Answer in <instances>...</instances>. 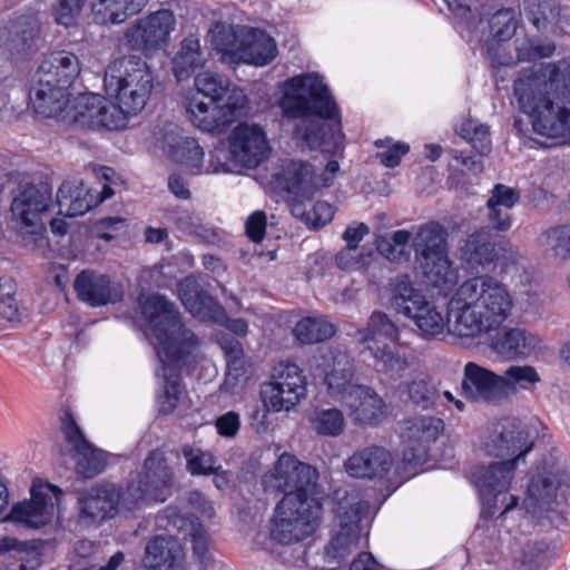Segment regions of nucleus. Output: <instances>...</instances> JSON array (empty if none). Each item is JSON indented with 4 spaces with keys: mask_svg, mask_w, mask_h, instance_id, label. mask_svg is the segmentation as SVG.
I'll return each instance as SVG.
<instances>
[{
    "mask_svg": "<svg viewBox=\"0 0 570 570\" xmlns=\"http://www.w3.org/2000/svg\"><path fill=\"white\" fill-rule=\"evenodd\" d=\"M277 106L287 119H297L294 137L307 148L321 149L331 156L321 174L302 160H287L273 183L301 199H309L321 187L333 185L340 171L338 156L344 151L345 135L342 112L333 94L317 73H301L279 86Z\"/></svg>",
    "mask_w": 570,
    "mask_h": 570,
    "instance_id": "f257e3e1",
    "label": "nucleus"
},
{
    "mask_svg": "<svg viewBox=\"0 0 570 570\" xmlns=\"http://www.w3.org/2000/svg\"><path fill=\"white\" fill-rule=\"evenodd\" d=\"M513 307L512 295L498 278H468L448 302L450 330L460 337H489L490 348L507 361L527 360L541 350V340L520 327L500 331Z\"/></svg>",
    "mask_w": 570,
    "mask_h": 570,
    "instance_id": "f03ea898",
    "label": "nucleus"
},
{
    "mask_svg": "<svg viewBox=\"0 0 570 570\" xmlns=\"http://www.w3.org/2000/svg\"><path fill=\"white\" fill-rule=\"evenodd\" d=\"M138 305L144 335L159 362L156 368L157 377L163 380V391L157 394L159 412L170 414L179 402L181 364L194 354L198 338L184 326L175 304L165 296L141 293Z\"/></svg>",
    "mask_w": 570,
    "mask_h": 570,
    "instance_id": "7ed1b4c3",
    "label": "nucleus"
},
{
    "mask_svg": "<svg viewBox=\"0 0 570 570\" xmlns=\"http://www.w3.org/2000/svg\"><path fill=\"white\" fill-rule=\"evenodd\" d=\"M520 111L533 130L548 138L570 136V66L564 60L540 63L520 71L513 81Z\"/></svg>",
    "mask_w": 570,
    "mask_h": 570,
    "instance_id": "20e7f679",
    "label": "nucleus"
},
{
    "mask_svg": "<svg viewBox=\"0 0 570 570\" xmlns=\"http://www.w3.org/2000/svg\"><path fill=\"white\" fill-rule=\"evenodd\" d=\"M174 473L160 450L144 461L137 480L117 490L114 484H98L78 499L79 523L88 527L111 519L118 510L134 512L151 503H163L171 495Z\"/></svg>",
    "mask_w": 570,
    "mask_h": 570,
    "instance_id": "39448f33",
    "label": "nucleus"
},
{
    "mask_svg": "<svg viewBox=\"0 0 570 570\" xmlns=\"http://www.w3.org/2000/svg\"><path fill=\"white\" fill-rule=\"evenodd\" d=\"M533 444L528 425L515 419H502L483 432V451L490 456L507 459L489 465H475L470 472V482L478 490L489 513H494L492 509L497 507L501 495L504 513L517 507L518 497H507L505 493L511 485L517 464L532 450Z\"/></svg>",
    "mask_w": 570,
    "mask_h": 570,
    "instance_id": "423d86ee",
    "label": "nucleus"
},
{
    "mask_svg": "<svg viewBox=\"0 0 570 570\" xmlns=\"http://www.w3.org/2000/svg\"><path fill=\"white\" fill-rule=\"evenodd\" d=\"M314 376L322 377L328 395L348 410L355 424L375 426L389 415V406L374 389L354 384V364L346 352L331 350L322 355Z\"/></svg>",
    "mask_w": 570,
    "mask_h": 570,
    "instance_id": "0eeeda50",
    "label": "nucleus"
},
{
    "mask_svg": "<svg viewBox=\"0 0 570 570\" xmlns=\"http://www.w3.org/2000/svg\"><path fill=\"white\" fill-rule=\"evenodd\" d=\"M197 94L210 99L206 102L197 95L187 98L186 111L191 124L205 132H222L248 111L244 89L233 85L224 75L203 71L194 79Z\"/></svg>",
    "mask_w": 570,
    "mask_h": 570,
    "instance_id": "6e6552de",
    "label": "nucleus"
},
{
    "mask_svg": "<svg viewBox=\"0 0 570 570\" xmlns=\"http://www.w3.org/2000/svg\"><path fill=\"white\" fill-rule=\"evenodd\" d=\"M79 58L67 50L53 51L41 62L29 98L37 115L59 120L71 105L69 89L80 75Z\"/></svg>",
    "mask_w": 570,
    "mask_h": 570,
    "instance_id": "1a4fd4ad",
    "label": "nucleus"
},
{
    "mask_svg": "<svg viewBox=\"0 0 570 570\" xmlns=\"http://www.w3.org/2000/svg\"><path fill=\"white\" fill-rule=\"evenodd\" d=\"M373 358L376 371L390 380L400 379L411 364L409 344L399 325L384 312L374 311L363 328L353 335Z\"/></svg>",
    "mask_w": 570,
    "mask_h": 570,
    "instance_id": "9d476101",
    "label": "nucleus"
},
{
    "mask_svg": "<svg viewBox=\"0 0 570 570\" xmlns=\"http://www.w3.org/2000/svg\"><path fill=\"white\" fill-rule=\"evenodd\" d=\"M106 92L129 111L139 114L150 98L154 73L150 66L136 55L114 59L105 70Z\"/></svg>",
    "mask_w": 570,
    "mask_h": 570,
    "instance_id": "9b49d317",
    "label": "nucleus"
},
{
    "mask_svg": "<svg viewBox=\"0 0 570 570\" xmlns=\"http://www.w3.org/2000/svg\"><path fill=\"white\" fill-rule=\"evenodd\" d=\"M424 283L446 294L458 283V271L448 256V230L439 223L422 225L412 242Z\"/></svg>",
    "mask_w": 570,
    "mask_h": 570,
    "instance_id": "f8f14e48",
    "label": "nucleus"
},
{
    "mask_svg": "<svg viewBox=\"0 0 570 570\" xmlns=\"http://www.w3.org/2000/svg\"><path fill=\"white\" fill-rule=\"evenodd\" d=\"M322 510V504L314 499H301L299 493H287L274 509L271 539L284 546L305 540L320 528Z\"/></svg>",
    "mask_w": 570,
    "mask_h": 570,
    "instance_id": "ddd939ff",
    "label": "nucleus"
},
{
    "mask_svg": "<svg viewBox=\"0 0 570 570\" xmlns=\"http://www.w3.org/2000/svg\"><path fill=\"white\" fill-rule=\"evenodd\" d=\"M390 305L397 313L411 320L420 335L424 338H435L450 330L449 314L446 321L433 302H430L422 291L414 287L407 275L395 281L390 295Z\"/></svg>",
    "mask_w": 570,
    "mask_h": 570,
    "instance_id": "4468645a",
    "label": "nucleus"
},
{
    "mask_svg": "<svg viewBox=\"0 0 570 570\" xmlns=\"http://www.w3.org/2000/svg\"><path fill=\"white\" fill-rule=\"evenodd\" d=\"M129 111L120 104H111L100 95L79 94L67 105V111L58 121L83 130H121L128 124Z\"/></svg>",
    "mask_w": 570,
    "mask_h": 570,
    "instance_id": "2eb2a0df",
    "label": "nucleus"
},
{
    "mask_svg": "<svg viewBox=\"0 0 570 570\" xmlns=\"http://www.w3.org/2000/svg\"><path fill=\"white\" fill-rule=\"evenodd\" d=\"M307 395V380L303 370L291 361L277 362L268 381L261 387V400L271 412L293 410Z\"/></svg>",
    "mask_w": 570,
    "mask_h": 570,
    "instance_id": "dca6fc26",
    "label": "nucleus"
},
{
    "mask_svg": "<svg viewBox=\"0 0 570 570\" xmlns=\"http://www.w3.org/2000/svg\"><path fill=\"white\" fill-rule=\"evenodd\" d=\"M96 176L104 181L99 188L88 187L79 179L61 184L57 193L59 214L68 217L81 216L115 194L112 185L116 173L112 168L98 167Z\"/></svg>",
    "mask_w": 570,
    "mask_h": 570,
    "instance_id": "f3484780",
    "label": "nucleus"
},
{
    "mask_svg": "<svg viewBox=\"0 0 570 570\" xmlns=\"http://www.w3.org/2000/svg\"><path fill=\"white\" fill-rule=\"evenodd\" d=\"M175 28V14L170 10H157L131 23L124 33V42L129 49L151 57L168 47Z\"/></svg>",
    "mask_w": 570,
    "mask_h": 570,
    "instance_id": "a211bd4d",
    "label": "nucleus"
},
{
    "mask_svg": "<svg viewBox=\"0 0 570 570\" xmlns=\"http://www.w3.org/2000/svg\"><path fill=\"white\" fill-rule=\"evenodd\" d=\"M61 491L42 480H35L30 499L12 505L3 521L13 522L29 529H40L49 524L57 512Z\"/></svg>",
    "mask_w": 570,
    "mask_h": 570,
    "instance_id": "6ab92c4d",
    "label": "nucleus"
},
{
    "mask_svg": "<svg viewBox=\"0 0 570 570\" xmlns=\"http://www.w3.org/2000/svg\"><path fill=\"white\" fill-rule=\"evenodd\" d=\"M178 293L181 303L193 316L219 324L239 337L247 335L248 323L243 318H229L225 308L200 287L194 276L179 282Z\"/></svg>",
    "mask_w": 570,
    "mask_h": 570,
    "instance_id": "aec40b11",
    "label": "nucleus"
},
{
    "mask_svg": "<svg viewBox=\"0 0 570 570\" xmlns=\"http://www.w3.org/2000/svg\"><path fill=\"white\" fill-rule=\"evenodd\" d=\"M318 479V472L309 464L303 463L291 453L284 452L277 459L272 471L263 478L265 491L279 493H299L301 499H307L308 490Z\"/></svg>",
    "mask_w": 570,
    "mask_h": 570,
    "instance_id": "412c9836",
    "label": "nucleus"
},
{
    "mask_svg": "<svg viewBox=\"0 0 570 570\" xmlns=\"http://www.w3.org/2000/svg\"><path fill=\"white\" fill-rule=\"evenodd\" d=\"M370 511L371 504L367 501H358L350 505L348 509L340 508L337 510L338 531L324 548L322 569H337L352 550L356 548L360 540L358 522Z\"/></svg>",
    "mask_w": 570,
    "mask_h": 570,
    "instance_id": "4be33fe9",
    "label": "nucleus"
},
{
    "mask_svg": "<svg viewBox=\"0 0 570 570\" xmlns=\"http://www.w3.org/2000/svg\"><path fill=\"white\" fill-rule=\"evenodd\" d=\"M444 431L443 420L435 416H419L404 422L401 439L402 461L412 468L423 465L429 458L430 444Z\"/></svg>",
    "mask_w": 570,
    "mask_h": 570,
    "instance_id": "5701e85b",
    "label": "nucleus"
},
{
    "mask_svg": "<svg viewBox=\"0 0 570 570\" xmlns=\"http://www.w3.org/2000/svg\"><path fill=\"white\" fill-rule=\"evenodd\" d=\"M155 146L171 161L186 168L191 175L204 174L205 153L198 141L183 134L175 124H166L156 132Z\"/></svg>",
    "mask_w": 570,
    "mask_h": 570,
    "instance_id": "b1692460",
    "label": "nucleus"
},
{
    "mask_svg": "<svg viewBox=\"0 0 570 570\" xmlns=\"http://www.w3.org/2000/svg\"><path fill=\"white\" fill-rule=\"evenodd\" d=\"M41 46V23L35 14L11 18L0 28V47L13 59L28 58Z\"/></svg>",
    "mask_w": 570,
    "mask_h": 570,
    "instance_id": "393cba45",
    "label": "nucleus"
},
{
    "mask_svg": "<svg viewBox=\"0 0 570 570\" xmlns=\"http://www.w3.org/2000/svg\"><path fill=\"white\" fill-rule=\"evenodd\" d=\"M228 145L234 161L249 169L258 167L271 151L265 130L256 124H238L228 137Z\"/></svg>",
    "mask_w": 570,
    "mask_h": 570,
    "instance_id": "a878e982",
    "label": "nucleus"
},
{
    "mask_svg": "<svg viewBox=\"0 0 570 570\" xmlns=\"http://www.w3.org/2000/svg\"><path fill=\"white\" fill-rule=\"evenodd\" d=\"M61 430L66 441L73 450L77 473L86 479L101 473L107 463V453L96 449L85 438L70 412L63 414Z\"/></svg>",
    "mask_w": 570,
    "mask_h": 570,
    "instance_id": "bb28decb",
    "label": "nucleus"
},
{
    "mask_svg": "<svg viewBox=\"0 0 570 570\" xmlns=\"http://www.w3.org/2000/svg\"><path fill=\"white\" fill-rule=\"evenodd\" d=\"M559 481L552 473L533 476L528 485L522 507L537 521L548 520L553 523L560 518L557 491Z\"/></svg>",
    "mask_w": 570,
    "mask_h": 570,
    "instance_id": "cd10ccee",
    "label": "nucleus"
},
{
    "mask_svg": "<svg viewBox=\"0 0 570 570\" xmlns=\"http://www.w3.org/2000/svg\"><path fill=\"white\" fill-rule=\"evenodd\" d=\"M75 291L80 301L91 307L116 304L122 299L124 287L109 275L85 269L79 273L73 283Z\"/></svg>",
    "mask_w": 570,
    "mask_h": 570,
    "instance_id": "c85d7f7f",
    "label": "nucleus"
},
{
    "mask_svg": "<svg viewBox=\"0 0 570 570\" xmlns=\"http://www.w3.org/2000/svg\"><path fill=\"white\" fill-rule=\"evenodd\" d=\"M52 190L48 184L28 185L20 190L11 204V213L24 227L36 233L43 227L42 216L49 209Z\"/></svg>",
    "mask_w": 570,
    "mask_h": 570,
    "instance_id": "c756f323",
    "label": "nucleus"
},
{
    "mask_svg": "<svg viewBox=\"0 0 570 570\" xmlns=\"http://www.w3.org/2000/svg\"><path fill=\"white\" fill-rule=\"evenodd\" d=\"M394 464L392 453L384 446L371 445L354 452L345 461L348 475L356 479L383 480Z\"/></svg>",
    "mask_w": 570,
    "mask_h": 570,
    "instance_id": "7c9ffc66",
    "label": "nucleus"
},
{
    "mask_svg": "<svg viewBox=\"0 0 570 570\" xmlns=\"http://www.w3.org/2000/svg\"><path fill=\"white\" fill-rule=\"evenodd\" d=\"M462 392L466 399L476 402H493L504 399L501 375L473 362H469L464 366Z\"/></svg>",
    "mask_w": 570,
    "mask_h": 570,
    "instance_id": "2f4dec72",
    "label": "nucleus"
},
{
    "mask_svg": "<svg viewBox=\"0 0 570 570\" xmlns=\"http://www.w3.org/2000/svg\"><path fill=\"white\" fill-rule=\"evenodd\" d=\"M146 570H185V551L173 535H155L145 547Z\"/></svg>",
    "mask_w": 570,
    "mask_h": 570,
    "instance_id": "473e14b6",
    "label": "nucleus"
},
{
    "mask_svg": "<svg viewBox=\"0 0 570 570\" xmlns=\"http://www.w3.org/2000/svg\"><path fill=\"white\" fill-rule=\"evenodd\" d=\"M247 32V26L218 21L213 23L207 37L212 48L222 56L223 61L238 63L243 39Z\"/></svg>",
    "mask_w": 570,
    "mask_h": 570,
    "instance_id": "72a5a7b5",
    "label": "nucleus"
},
{
    "mask_svg": "<svg viewBox=\"0 0 570 570\" xmlns=\"http://www.w3.org/2000/svg\"><path fill=\"white\" fill-rule=\"evenodd\" d=\"M243 39L240 62L263 67L271 63L277 56V45L264 30L247 26Z\"/></svg>",
    "mask_w": 570,
    "mask_h": 570,
    "instance_id": "f704fd0d",
    "label": "nucleus"
},
{
    "mask_svg": "<svg viewBox=\"0 0 570 570\" xmlns=\"http://www.w3.org/2000/svg\"><path fill=\"white\" fill-rule=\"evenodd\" d=\"M206 62L200 49V41L195 36L183 39L179 49L171 59L173 75L178 82L187 80Z\"/></svg>",
    "mask_w": 570,
    "mask_h": 570,
    "instance_id": "c9c22d12",
    "label": "nucleus"
},
{
    "mask_svg": "<svg viewBox=\"0 0 570 570\" xmlns=\"http://www.w3.org/2000/svg\"><path fill=\"white\" fill-rule=\"evenodd\" d=\"M148 0H91L95 16L105 24H121L139 13Z\"/></svg>",
    "mask_w": 570,
    "mask_h": 570,
    "instance_id": "e433bc0d",
    "label": "nucleus"
},
{
    "mask_svg": "<svg viewBox=\"0 0 570 570\" xmlns=\"http://www.w3.org/2000/svg\"><path fill=\"white\" fill-rule=\"evenodd\" d=\"M462 258L472 268L487 266L497 259L495 242L492 234L482 229L471 234L461 248Z\"/></svg>",
    "mask_w": 570,
    "mask_h": 570,
    "instance_id": "4c0bfd02",
    "label": "nucleus"
},
{
    "mask_svg": "<svg viewBox=\"0 0 570 570\" xmlns=\"http://www.w3.org/2000/svg\"><path fill=\"white\" fill-rule=\"evenodd\" d=\"M218 343L227 361V368L223 387L226 391L234 390V387L246 380L243 345L238 340L229 335H222L218 338Z\"/></svg>",
    "mask_w": 570,
    "mask_h": 570,
    "instance_id": "58836bf2",
    "label": "nucleus"
},
{
    "mask_svg": "<svg viewBox=\"0 0 570 570\" xmlns=\"http://www.w3.org/2000/svg\"><path fill=\"white\" fill-rule=\"evenodd\" d=\"M336 332L334 324L324 316H306L293 328V335L299 344H315L331 338Z\"/></svg>",
    "mask_w": 570,
    "mask_h": 570,
    "instance_id": "ea45409f",
    "label": "nucleus"
},
{
    "mask_svg": "<svg viewBox=\"0 0 570 570\" xmlns=\"http://www.w3.org/2000/svg\"><path fill=\"white\" fill-rule=\"evenodd\" d=\"M501 380L503 397L520 391H532L541 382L537 368L527 364L510 365L504 374L501 375Z\"/></svg>",
    "mask_w": 570,
    "mask_h": 570,
    "instance_id": "a19ab883",
    "label": "nucleus"
},
{
    "mask_svg": "<svg viewBox=\"0 0 570 570\" xmlns=\"http://www.w3.org/2000/svg\"><path fill=\"white\" fill-rule=\"evenodd\" d=\"M312 430L320 436L337 438L345 428L344 413L337 407H316L309 416Z\"/></svg>",
    "mask_w": 570,
    "mask_h": 570,
    "instance_id": "79ce46f5",
    "label": "nucleus"
},
{
    "mask_svg": "<svg viewBox=\"0 0 570 570\" xmlns=\"http://www.w3.org/2000/svg\"><path fill=\"white\" fill-rule=\"evenodd\" d=\"M537 243L548 255L560 259L570 257V228L556 226L542 232Z\"/></svg>",
    "mask_w": 570,
    "mask_h": 570,
    "instance_id": "37998d69",
    "label": "nucleus"
},
{
    "mask_svg": "<svg viewBox=\"0 0 570 570\" xmlns=\"http://www.w3.org/2000/svg\"><path fill=\"white\" fill-rule=\"evenodd\" d=\"M412 235L407 230H396L391 237L381 238L377 242V250L389 261L395 263L407 262L411 257Z\"/></svg>",
    "mask_w": 570,
    "mask_h": 570,
    "instance_id": "c03bdc74",
    "label": "nucleus"
},
{
    "mask_svg": "<svg viewBox=\"0 0 570 570\" xmlns=\"http://www.w3.org/2000/svg\"><path fill=\"white\" fill-rule=\"evenodd\" d=\"M557 50L553 40L547 37L527 38L515 47L517 62H534L551 58Z\"/></svg>",
    "mask_w": 570,
    "mask_h": 570,
    "instance_id": "a18cd8bd",
    "label": "nucleus"
},
{
    "mask_svg": "<svg viewBox=\"0 0 570 570\" xmlns=\"http://www.w3.org/2000/svg\"><path fill=\"white\" fill-rule=\"evenodd\" d=\"M181 453L186 460V469L191 475L217 474V471L222 470V466L216 464V459L209 451L185 445Z\"/></svg>",
    "mask_w": 570,
    "mask_h": 570,
    "instance_id": "49530a36",
    "label": "nucleus"
},
{
    "mask_svg": "<svg viewBox=\"0 0 570 570\" xmlns=\"http://www.w3.org/2000/svg\"><path fill=\"white\" fill-rule=\"evenodd\" d=\"M450 179L460 187L469 183L468 178L478 176L483 171V163L480 157L466 156L455 153L449 163Z\"/></svg>",
    "mask_w": 570,
    "mask_h": 570,
    "instance_id": "de8ad7c7",
    "label": "nucleus"
},
{
    "mask_svg": "<svg viewBox=\"0 0 570 570\" xmlns=\"http://www.w3.org/2000/svg\"><path fill=\"white\" fill-rule=\"evenodd\" d=\"M458 131L480 155L488 154L491 150L489 126L480 124L475 119H466L459 126Z\"/></svg>",
    "mask_w": 570,
    "mask_h": 570,
    "instance_id": "09e8293b",
    "label": "nucleus"
},
{
    "mask_svg": "<svg viewBox=\"0 0 570 570\" xmlns=\"http://www.w3.org/2000/svg\"><path fill=\"white\" fill-rule=\"evenodd\" d=\"M177 227L185 234L193 235L205 243L213 244L215 243L217 235L216 233L203 224L202 218L189 212V210H180L171 217Z\"/></svg>",
    "mask_w": 570,
    "mask_h": 570,
    "instance_id": "8fccbe9b",
    "label": "nucleus"
},
{
    "mask_svg": "<svg viewBox=\"0 0 570 570\" xmlns=\"http://www.w3.org/2000/svg\"><path fill=\"white\" fill-rule=\"evenodd\" d=\"M375 146L382 149L376 154V158L387 168L399 166L402 157L410 151V146L406 142L395 141L389 137L377 139Z\"/></svg>",
    "mask_w": 570,
    "mask_h": 570,
    "instance_id": "3c124183",
    "label": "nucleus"
},
{
    "mask_svg": "<svg viewBox=\"0 0 570 570\" xmlns=\"http://www.w3.org/2000/svg\"><path fill=\"white\" fill-rule=\"evenodd\" d=\"M518 21L515 11L511 8L497 11L490 20V30L500 41L511 39L517 30Z\"/></svg>",
    "mask_w": 570,
    "mask_h": 570,
    "instance_id": "603ef678",
    "label": "nucleus"
},
{
    "mask_svg": "<svg viewBox=\"0 0 570 570\" xmlns=\"http://www.w3.org/2000/svg\"><path fill=\"white\" fill-rule=\"evenodd\" d=\"M87 0H58L52 7V16L57 24L71 28L77 24Z\"/></svg>",
    "mask_w": 570,
    "mask_h": 570,
    "instance_id": "864d4df0",
    "label": "nucleus"
},
{
    "mask_svg": "<svg viewBox=\"0 0 570 570\" xmlns=\"http://www.w3.org/2000/svg\"><path fill=\"white\" fill-rule=\"evenodd\" d=\"M409 399L422 409H429L435 402V390L425 380H414L407 386Z\"/></svg>",
    "mask_w": 570,
    "mask_h": 570,
    "instance_id": "5fc2aeb1",
    "label": "nucleus"
},
{
    "mask_svg": "<svg viewBox=\"0 0 570 570\" xmlns=\"http://www.w3.org/2000/svg\"><path fill=\"white\" fill-rule=\"evenodd\" d=\"M208 164L204 163V174H218V173H229L233 170L232 160L234 159L230 156L229 150L227 151L225 146H217L210 151Z\"/></svg>",
    "mask_w": 570,
    "mask_h": 570,
    "instance_id": "6e6d98bb",
    "label": "nucleus"
},
{
    "mask_svg": "<svg viewBox=\"0 0 570 570\" xmlns=\"http://www.w3.org/2000/svg\"><path fill=\"white\" fill-rule=\"evenodd\" d=\"M520 194L517 189L503 184H497L492 188L491 196L487 203H490L492 206H501L511 210L518 204Z\"/></svg>",
    "mask_w": 570,
    "mask_h": 570,
    "instance_id": "4d7b16f0",
    "label": "nucleus"
},
{
    "mask_svg": "<svg viewBox=\"0 0 570 570\" xmlns=\"http://www.w3.org/2000/svg\"><path fill=\"white\" fill-rule=\"evenodd\" d=\"M335 208L327 202H316L306 214V222L314 229L325 226L334 217Z\"/></svg>",
    "mask_w": 570,
    "mask_h": 570,
    "instance_id": "13d9d810",
    "label": "nucleus"
},
{
    "mask_svg": "<svg viewBox=\"0 0 570 570\" xmlns=\"http://www.w3.org/2000/svg\"><path fill=\"white\" fill-rule=\"evenodd\" d=\"M364 254L358 247L346 246L336 255V265L343 271H356L364 266Z\"/></svg>",
    "mask_w": 570,
    "mask_h": 570,
    "instance_id": "bf43d9fd",
    "label": "nucleus"
},
{
    "mask_svg": "<svg viewBox=\"0 0 570 570\" xmlns=\"http://www.w3.org/2000/svg\"><path fill=\"white\" fill-rule=\"evenodd\" d=\"M267 226V217L263 210L252 213L245 223L247 237L254 242L259 243L263 240Z\"/></svg>",
    "mask_w": 570,
    "mask_h": 570,
    "instance_id": "052dcab7",
    "label": "nucleus"
},
{
    "mask_svg": "<svg viewBox=\"0 0 570 570\" xmlns=\"http://www.w3.org/2000/svg\"><path fill=\"white\" fill-rule=\"evenodd\" d=\"M488 219L491 226L499 232H507L512 226L511 210L501 206H492L487 203Z\"/></svg>",
    "mask_w": 570,
    "mask_h": 570,
    "instance_id": "680f3d73",
    "label": "nucleus"
},
{
    "mask_svg": "<svg viewBox=\"0 0 570 570\" xmlns=\"http://www.w3.org/2000/svg\"><path fill=\"white\" fill-rule=\"evenodd\" d=\"M240 428L238 413L229 411L216 420V429L219 435L224 438H234Z\"/></svg>",
    "mask_w": 570,
    "mask_h": 570,
    "instance_id": "e2e57ef3",
    "label": "nucleus"
},
{
    "mask_svg": "<svg viewBox=\"0 0 570 570\" xmlns=\"http://www.w3.org/2000/svg\"><path fill=\"white\" fill-rule=\"evenodd\" d=\"M168 189L179 199L190 198L188 181L179 174H171L168 177Z\"/></svg>",
    "mask_w": 570,
    "mask_h": 570,
    "instance_id": "0e129e2a",
    "label": "nucleus"
},
{
    "mask_svg": "<svg viewBox=\"0 0 570 570\" xmlns=\"http://www.w3.org/2000/svg\"><path fill=\"white\" fill-rule=\"evenodd\" d=\"M370 229L366 224L358 223L356 225L348 226L344 234L343 239L348 247H358V243L368 234Z\"/></svg>",
    "mask_w": 570,
    "mask_h": 570,
    "instance_id": "69168bd1",
    "label": "nucleus"
},
{
    "mask_svg": "<svg viewBox=\"0 0 570 570\" xmlns=\"http://www.w3.org/2000/svg\"><path fill=\"white\" fill-rule=\"evenodd\" d=\"M350 570H383V566L370 552H361L351 562Z\"/></svg>",
    "mask_w": 570,
    "mask_h": 570,
    "instance_id": "338daca9",
    "label": "nucleus"
},
{
    "mask_svg": "<svg viewBox=\"0 0 570 570\" xmlns=\"http://www.w3.org/2000/svg\"><path fill=\"white\" fill-rule=\"evenodd\" d=\"M189 503L206 518H213L215 514L214 508L207 499L198 491L189 494Z\"/></svg>",
    "mask_w": 570,
    "mask_h": 570,
    "instance_id": "774afa93",
    "label": "nucleus"
}]
</instances>
